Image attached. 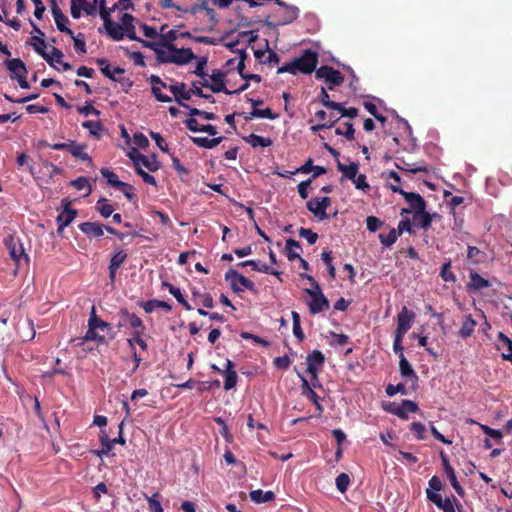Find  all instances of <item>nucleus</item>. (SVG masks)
Segmentation results:
<instances>
[{"label":"nucleus","instance_id":"nucleus-13","mask_svg":"<svg viewBox=\"0 0 512 512\" xmlns=\"http://www.w3.org/2000/svg\"><path fill=\"white\" fill-rule=\"evenodd\" d=\"M283 8L284 13L282 19L277 23V25H287L292 23L294 20H296L299 16V9L298 7L294 5H288L285 2H283V5H279ZM264 24L267 27L274 28L276 27V24L269 21V16L264 21Z\"/></svg>","mask_w":512,"mask_h":512},{"label":"nucleus","instance_id":"nucleus-20","mask_svg":"<svg viewBox=\"0 0 512 512\" xmlns=\"http://www.w3.org/2000/svg\"><path fill=\"white\" fill-rule=\"evenodd\" d=\"M7 69L10 72L11 79H17L19 75L27 74V68L20 58H13L5 62Z\"/></svg>","mask_w":512,"mask_h":512},{"label":"nucleus","instance_id":"nucleus-50","mask_svg":"<svg viewBox=\"0 0 512 512\" xmlns=\"http://www.w3.org/2000/svg\"><path fill=\"white\" fill-rule=\"evenodd\" d=\"M125 70L120 67H115L113 70L110 69V64L101 68V73L112 81H117L116 74H123Z\"/></svg>","mask_w":512,"mask_h":512},{"label":"nucleus","instance_id":"nucleus-22","mask_svg":"<svg viewBox=\"0 0 512 512\" xmlns=\"http://www.w3.org/2000/svg\"><path fill=\"white\" fill-rule=\"evenodd\" d=\"M399 371L401 376L411 382L412 385H414L419 379L405 356H402L401 359H399Z\"/></svg>","mask_w":512,"mask_h":512},{"label":"nucleus","instance_id":"nucleus-11","mask_svg":"<svg viewBox=\"0 0 512 512\" xmlns=\"http://www.w3.org/2000/svg\"><path fill=\"white\" fill-rule=\"evenodd\" d=\"M127 256H128L127 253L120 247H117L114 249V251L111 255V258H110L109 266H108L109 280H110L111 284H114L115 279H116L117 270L126 261Z\"/></svg>","mask_w":512,"mask_h":512},{"label":"nucleus","instance_id":"nucleus-41","mask_svg":"<svg viewBox=\"0 0 512 512\" xmlns=\"http://www.w3.org/2000/svg\"><path fill=\"white\" fill-rule=\"evenodd\" d=\"M475 326L476 322L473 320L471 315L466 316L459 331L460 336L462 338L470 336L473 333Z\"/></svg>","mask_w":512,"mask_h":512},{"label":"nucleus","instance_id":"nucleus-49","mask_svg":"<svg viewBox=\"0 0 512 512\" xmlns=\"http://www.w3.org/2000/svg\"><path fill=\"white\" fill-rule=\"evenodd\" d=\"M298 234L301 238H304L306 239V241L310 244V245H313L316 243V241L318 240V234L313 232L311 229L309 228H304V227H301L299 230H298Z\"/></svg>","mask_w":512,"mask_h":512},{"label":"nucleus","instance_id":"nucleus-51","mask_svg":"<svg viewBox=\"0 0 512 512\" xmlns=\"http://www.w3.org/2000/svg\"><path fill=\"white\" fill-rule=\"evenodd\" d=\"M130 327L133 329L132 333L139 332V335H143L146 329L142 319L137 315L130 316Z\"/></svg>","mask_w":512,"mask_h":512},{"label":"nucleus","instance_id":"nucleus-21","mask_svg":"<svg viewBox=\"0 0 512 512\" xmlns=\"http://www.w3.org/2000/svg\"><path fill=\"white\" fill-rule=\"evenodd\" d=\"M234 367V363L230 359H227L225 363V372L223 373L225 375L224 389L226 391L231 390L237 384L238 376Z\"/></svg>","mask_w":512,"mask_h":512},{"label":"nucleus","instance_id":"nucleus-1","mask_svg":"<svg viewBox=\"0 0 512 512\" xmlns=\"http://www.w3.org/2000/svg\"><path fill=\"white\" fill-rule=\"evenodd\" d=\"M317 64L318 54L311 49H306L300 57H295L289 63L279 67L277 73H290L292 75L302 73L308 75L316 71Z\"/></svg>","mask_w":512,"mask_h":512},{"label":"nucleus","instance_id":"nucleus-60","mask_svg":"<svg viewBox=\"0 0 512 512\" xmlns=\"http://www.w3.org/2000/svg\"><path fill=\"white\" fill-rule=\"evenodd\" d=\"M397 393L406 394V388L403 383H398L397 385L388 384L386 387V394L389 397L396 395Z\"/></svg>","mask_w":512,"mask_h":512},{"label":"nucleus","instance_id":"nucleus-54","mask_svg":"<svg viewBox=\"0 0 512 512\" xmlns=\"http://www.w3.org/2000/svg\"><path fill=\"white\" fill-rule=\"evenodd\" d=\"M306 397L315 405L317 415H321L324 411V408L319 401V396L317 393L313 389H309V391L306 392Z\"/></svg>","mask_w":512,"mask_h":512},{"label":"nucleus","instance_id":"nucleus-25","mask_svg":"<svg viewBox=\"0 0 512 512\" xmlns=\"http://www.w3.org/2000/svg\"><path fill=\"white\" fill-rule=\"evenodd\" d=\"M190 139L193 142V144H195L198 147L205 149H213L224 140V137L220 136L212 139H209L208 137H190Z\"/></svg>","mask_w":512,"mask_h":512},{"label":"nucleus","instance_id":"nucleus-15","mask_svg":"<svg viewBox=\"0 0 512 512\" xmlns=\"http://www.w3.org/2000/svg\"><path fill=\"white\" fill-rule=\"evenodd\" d=\"M67 148L64 151L69 152L73 157L92 164V158L85 152L87 146L85 144H79L74 140L67 141Z\"/></svg>","mask_w":512,"mask_h":512},{"label":"nucleus","instance_id":"nucleus-12","mask_svg":"<svg viewBox=\"0 0 512 512\" xmlns=\"http://www.w3.org/2000/svg\"><path fill=\"white\" fill-rule=\"evenodd\" d=\"M415 319V313L408 310L406 306H403L401 311L397 315V327L395 333L405 335L411 328L412 323Z\"/></svg>","mask_w":512,"mask_h":512},{"label":"nucleus","instance_id":"nucleus-4","mask_svg":"<svg viewBox=\"0 0 512 512\" xmlns=\"http://www.w3.org/2000/svg\"><path fill=\"white\" fill-rule=\"evenodd\" d=\"M443 489L442 481L439 477L433 476L428 482V488L426 489L427 499L435 504L443 512H448V498H442L439 492Z\"/></svg>","mask_w":512,"mask_h":512},{"label":"nucleus","instance_id":"nucleus-35","mask_svg":"<svg viewBox=\"0 0 512 512\" xmlns=\"http://www.w3.org/2000/svg\"><path fill=\"white\" fill-rule=\"evenodd\" d=\"M34 42L32 43L33 49L36 53H38L40 56H42L48 64H51L52 57L49 56L48 53L45 52L46 43L44 38L42 37H32Z\"/></svg>","mask_w":512,"mask_h":512},{"label":"nucleus","instance_id":"nucleus-61","mask_svg":"<svg viewBox=\"0 0 512 512\" xmlns=\"http://www.w3.org/2000/svg\"><path fill=\"white\" fill-rule=\"evenodd\" d=\"M403 337L404 335H401L400 333H395L394 336L393 351L399 355V359H401V357L404 356V348L402 346Z\"/></svg>","mask_w":512,"mask_h":512},{"label":"nucleus","instance_id":"nucleus-26","mask_svg":"<svg viewBox=\"0 0 512 512\" xmlns=\"http://www.w3.org/2000/svg\"><path fill=\"white\" fill-rule=\"evenodd\" d=\"M238 266H241V267L250 266V267H252L253 270L258 271V272H262L265 274H272V275H276V276L280 275V272L273 270L271 267H269L266 264H260L259 262L255 261V260L242 261V262L238 263Z\"/></svg>","mask_w":512,"mask_h":512},{"label":"nucleus","instance_id":"nucleus-27","mask_svg":"<svg viewBox=\"0 0 512 512\" xmlns=\"http://www.w3.org/2000/svg\"><path fill=\"white\" fill-rule=\"evenodd\" d=\"M249 497L251 501L254 503L260 504V503H266L274 500L275 494L272 491H266L263 492L261 489L252 490L249 493Z\"/></svg>","mask_w":512,"mask_h":512},{"label":"nucleus","instance_id":"nucleus-45","mask_svg":"<svg viewBox=\"0 0 512 512\" xmlns=\"http://www.w3.org/2000/svg\"><path fill=\"white\" fill-rule=\"evenodd\" d=\"M335 133L337 135L344 136L349 141H352L355 138V129L353 127V124L350 122H345L343 128H336Z\"/></svg>","mask_w":512,"mask_h":512},{"label":"nucleus","instance_id":"nucleus-59","mask_svg":"<svg viewBox=\"0 0 512 512\" xmlns=\"http://www.w3.org/2000/svg\"><path fill=\"white\" fill-rule=\"evenodd\" d=\"M207 65V57H201L197 64H196V67L193 71V73L197 76H199L200 78H205L208 76V74L205 72V67Z\"/></svg>","mask_w":512,"mask_h":512},{"label":"nucleus","instance_id":"nucleus-18","mask_svg":"<svg viewBox=\"0 0 512 512\" xmlns=\"http://www.w3.org/2000/svg\"><path fill=\"white\" fill-rule=\"evenodd\" d=\"M293 248H297L299 250H301V245H300V242L294 240V239H288L286 241V251H287V258L289 261H294L295 259H298L300 261V265L301 267L305 270V271H308L310 269V265L309 263L301 258L300 254L298 252H293Z\"/></svg>","mask_w":512,"mask_h":512},{"label":"nucleus","instance_id":"nucleus-42","mask_svg":"<svg viewBox=\"0 0 512 512\" xmlns=\"http://www.w3.org/2000/svg\"><path fill=\"white\" fill-rule=\"evenodd\" d=\"M82 127L89 130V133L95 136L97 139L101 137V131L103 130V124L100 121H84Z\"/></svg>","mask_w":512,"mask_h":512},{"label":"nucleus","instance_id":"nucleus-14","mask_svg":"<svg viewBox=\"0 0 512 512\" xmlns=\"http://www.w3.org/2000/svg\"><path fill=\"white\" fill-rule=\"evenodd\" d=\"M51 12L54 17L56 26L59 31L68 34L70 37H73V31L66 26L69 22L68 18L64 15L58 4L55 0H52L51 4Z\"/></svg>","mask_w":512,"mask_h":512},{"label":"nucleus","instance_id":"nucleus-37","mask_svg":"<svg viewBox=\"0 0 512 512\" xmlns=\"http://www.w3.org/2000/svg\"><path fill=\"white\" fill-rule=\"evenodd\" d=\"M95 209L100 213V215L104 218H108L114 212V208L111 204L108 203L106 198H100L95 205Z\"/></svg>","mask_w":512,"mask_h":512},{"label":"nucleus","instance_id":"nucleus-2","mask_svg":"<svg viewBox=\"0 0 512 512\" xmlns=\"http://www.w3.org/2000/svg\"><path fill=\"white\" fill-rule=\"evenodd\" d=\"M300 276L302 278H306L311 285V289H305V293L311 297V300L307 302L309 312L312 315H315L329 309V300L323 294L321 287L315 278L309 274H300Z\"/></svg>","mask_w":512,"mask_h":512},{"label":"nucleus","instance_id":"nucleus-64","mask_svg":"<svg viewBox=\"0 0 512 512\" xmlns=\"http://www.w3.org/2000/svg\"><path fill=\"white\" fill-rule=\"evenodd\" d=\"M352 181L357 189H360L363 191L370 189V185L367 183L366 175H364V174H359V175L357 174V176Z\"/></svg>","mask_w":512,"mask_h":512},{"label":"nucleus","instance_id":"nucleus-5","mask_svg":"<svg viewBox=\"0 0 512 512\" xmlns=\"http://www.w3.org/2000/svg\"><path fill=\"white\" fill-rule=\"evenodd\" d=\"M315 77L317 79H324L328 84L327 88L329 90H333L335 87L342 85L344 82V76L341 74V72L328 65H323L316 69Z\"/></svg>","mask_w":512,"mask_h":512},{"label":"nucleus","instance_id":"nucleus-40","mask_svg":"<svg viewBox=\"0 0 512 512\" xmlns=\"http://www.w3.org/2000/svg\"><path fill=\"white\" fill-rule=\"evenodd\" d=\"M252 118H265V119H275L276 115L270 108L265 109H257L254 108L248 116H245L246 120H251Z\"/></svg>","mask_w":512,"mask_h":512},{"label":"nucleus","instance_id":"nucleus-44","mask_svg":"<svg viewBox=\"0 0 512 512\" xmlns=\"http://www.w3.org/2000/svg\"><path fill=\"white\" fill-rule=\"evenodd\" d=\"M399 409L403 412V416H399V418L408 419V414L415 413L418 410V405L412 400H403L399 404Z\"/></svg>","mask_w":512,"mask_h":512},{"label":"nucleus","instance_id":"nucleus-55","mask_svg":"<svg viewBox=\"0 0 512 512\" xmlns=\"http://www.w3.org/2000/svg\"><path fill=\"white\" fill-rule=\"evenodd\" d=\"M150 137L155 141L157 147L162 151L167 153L169 148L168 144L166 143L165 139L158 133L150 131Z\"/></svg>","mask_w":512,"mask_h":512},{"label":"nucleus","instance_id":"nucleus-28","mask_svg":"<svg viewBox=\"0 0 512 512\" xmlns=\"http://www.w3.org/2000/svg\"><path fill=\"white\" fill-rule=\"evenodd\" d=\"M104 27L108 36L114 41H120L124 39L125 33L123 27L120 26L118 23L112 21L107 25H104Z\"/></svg>","mask_w":512,"mask_h":512},{"label":"nucleus","instance_id":"nucleus-53","mask_svg":"<svg viewBox=\"0 0 512 512\" xmlns=\"http://www.w3.org/2000/svg\"><path fill=\"white\" fill-rule=\"evenodd\" d=\"M320 102L323 106L327 108H338L339 103L335 101H331L329 94L325 87H321V93H320Z\"/></svg>","mask_w":512,"mask_h":512},{"label":"nucleus","instance_id":"nucleus-9","mask_svg":"<svg viewBox=\"0 0 512 512\" xmlns=\"http://www.w3.org/2000/svg\"><path fill=\"white\" fill-rule=\"evenodd\" d=\"M325 361V357L323 353L319 350H314L308 354L306 358L307 363V373L310 374L312 381L315 380L318 382L317 374L321 367L323 366Z\"/></svg>","mask_w":512,"mask_h":512},{"label":"nucleus","instance_id":"nucleus-34","mask_svg":"<svg viewBox=\"0 0 512 512\" xmlns=\"http://www.w3.org/2000/svg\"><path fill=\"white\" fill-rule=\"evenodd\" d=\"M89 324H92V326L96 329V330H101V331H104V330H111V327H110V324L102 319H100L97 314H96V309L94 306H92L91 308V313H90V317H89Z\"/></svg>","mask_w":512,"mask_h":512},{"label":"nucleus","instance_id":"nucleus-29","mask_svg":"<svg viewBox=\"0 0 512 512\" xmlns=\"http://www.w3.org/2000/svg\"><path fill=\"white\" fill-rule=\"evenodd\" d=\"M142 307L146 313H152L157 308H162L166 312H170L172 310L171 304H169L166 301L157 300V299H153V300L144 302L142 304Z\"/></svg>","mask_w":512,"mask_h":512},{"label":"nucleus","instance_id":"nucleus-23","mask_svg":"<svg viewBox=\"0 0 512 512\" xmlns=\"http://www.w3.org/2000/svg\"><path fill=\"white\" fill-rule=\"evenodd\" d=\"M113 338L114 334H111L109 339H107L104 335L99 334L92 324L88 323V330L85 336L81 339L79 345H82L85 341H95L98 344H108L109 340H112Z\"/></svg>","mask_w":512,"mask_h":512},{"label":"nucleus","instance_id":"nucleus-46","mask_svg":"<svg viewBox=\"0 0 512 512\" xmlns=\"http://www.w3.org/2000/svg\"><path fill=\"white\" fill-rule=\"evenodd\" d=\"M101 175L107 180L108 185L117 188L122 181L118 179V176L108 168H101Z\"/></svg>","mask_w":512,"mask_h":512},{"label":"nucleus","instance_id":"nucleus-32","mask_svg":"<svg viewBox=\"0 0 512 512\" xmlns=\"http://www.w3.org/2000/svg\"><path fill=\"white\" fill-rule=\"evenodd\" d=\"M244 140L250 144L253 148L256 147H269L272 145V140L270 138H266L257 134H250L245 137Z\"/></svg>","mask_w":512,"mask_h":512},{"label":"nucleus","instance_id":"nucleus-33","mask_svg":"<svg viewBox=\"0 0 512 512\" xmlns=\"http://www.w3.org/2000/svg\"><path fill=\"white\" fill-rule=\"evenodd\" d=\"M129 156L134 162L136 173L142 178L143 182L152 186H157L155 177L150 175L140 167L138 161L134 159V155L132 152L129 153Z\"/></svg>","mask_w":512,"mask_h":512},{"label":"nucleus","instance_id":"nucleus-52","mask_svg":"<svg viewBox=\"0 0 512 512\" xmlns=\"http://www.w3.org/2000/svg\"><path fill=\"white\" fill-rule=\"evenodd\" d=\"M170 293L176 298V300L188 311L192 310L191 305L184 298L181 290L178 287H170Z\"/></svg>","mask_w":512,"mask_h":512},{"label":"nucleus","instance_id":"nucleus-6","mask_svg":"<svg viewBox=\"0 0 512 512\" xmlns=\"http://www.w3.org/2000/svg\"><path fill=\"white\" fill-rule=\"evenodd\" d=\"M225 280L230 282L231 288L234 292H242L243 288L249 291L255 290V284L244 275L240 274L233 268H230L225 273Z\"/></svg>","mask_w":512,"mask_h":512},{"label":"nucleus","instance_id":"nucleus-16","mask_svg":"<svg viewBox=\"0 0 512 512\" xmlns=\"http://www.w3.org/2000/svg\"><path fill=\"white\" fill-rule=\"evenodd\" d=\"M209 77L212 81V84H211V86H209V89L213 93L223 92L228 95L232 94V91L228 90L225 85V82H224L225 73L224 72H222L219 69H214L212 71V74Z\"/></svg>","mask_w":512,"mask_h":512},{"label":"nucleus","instance_id":"nucleus-7","mask_svg":"<svg viewBox=\"0 0 512 512\" xmlns=\"http://www.w3.org/2000/svg\"><path fill=\"white\" fill-rule=\"evenodd\" d=\"M390 189L393 192L401 194L415 214L424 213V210H426V202L420 194L414 192H406L398 185H391Z\"/></svg>","mask_w":512,"mask_h":512},{"label":"nucleus","instance_id":"nucleus-58","mask_svg":"<svg viewBox=\"0 0 512 512\" xmlns=\"http://www.w3.org/2000/svg\"><path fill=\"white\" fill-rule=\"evenodd\" d=\"M471 281L473 287L476 289H484L490 286L489 281L478 274H471Z\"/></svg>","mask_w":512,"mask_h":512},{"label":"nucleus","instance_id":"nucleus-3","mask_svg":"<svg viewBox=\"0 0 512 512\" xmlns=\"http://www.w3.org/2000/svg\"><path fill=\"white\" fill-rule=\"evenodd\" d=\"M4 245L7 248L11 259L15 262L18 268L24 261L26 264L29 263L30 258L25 253L23 243L18 237L14 235H8L4 238Z\"/></svg>","mask_w":512,"mask_h":512},{"label":"nucleus","instance_id":"nucleus-47","mask_svg":"<svg viewBox=\"0 0 512 512\" xmlns=\"http://www.w3.org/2000/svg\"><path fill=\"white\" fill-rule=\"evenodd\" d=\"M398 236H399V233H397V230L391 229L390 232L388 233V235H386V236L383 234H380L379 239L383 246L390 247L397 241Z\"/></svg>","mask_w":512,"mask_h":512},{"label":"nucleus","instance_id":"nucleus-38","mask_svg":"<svg viewBox=\"0 0 512 512\" xmlns=\"http://www.w3.org/2000/svg\"><path fill=\"white\" fill-rule=\"evenodd\" d=\"M145 498L150 512H164L160 501L161 495L158 492L154 493L152 496L145 495Z\"/></svg>","mask_w":512,"mask_h":512},{"label":"nucleus","instance_id":"nucleus-10","mask_svg":"<svg viewBox=\"0 0 512 512\" xmlns=\"http://www.w3.org/2000/svg\"><path fill=\"white\" fill-rule=\"evenodd\" d=\"M471 203L472 197L466 191H462L461 195H455L450 197V209L453 210L455 227L458 228L459 230L462 229L464 219L457 216V212L455 211V209L460 205H464V207H466Z\"/></svg>","mask_w":512,"mask_h":512},{"label":"nucleus","instance_id":"nucleus-57","mask_svg":"<svg viewBox=\"0 0 512 512\" xmlns=\"http://www.w3.org/2000/svg\"><path fill=\"white\" fill-rule=\"evenodd\" d=\"M71 185L74 188H76L77 190H84L85 188H88V193L87 194H89L91 192L90 183H89L88 179L86 177H84V176H80L77 179L72 180L71 181Z\"/></svg>","mask_w":512,"mask_h":512},{"label":"nucleus","instance_id":"nucleus-43","mask_svg":"<svg viewBox=\"0 0 512 512\" xmlns=\"http://www.w3.org/2000/svg\"><path fill=\"white\" fill-rule=\"evenodd\" d=\"M291 314L293 321V334L301 342L304 340L305 334L301 328L300 315L296 311H292Z\"/></svg>","mask_w":512,"mask_h":512},{"label":"nucleus","instance_id":"nucleus-31","mask_svg":"<svg viewBox=\"0 0 512 512\" xmlns=\"http://www.w3.org/2000/svg\"><path fill=\"white\" fill-rule=\"evenodd\" d=\"M337 169L342 173L343 177L350 180H354V178L358 174L359 164L353 162L350 165H344L340 161H338Z\"/></svg>","mask_w":512,"mask_h":512},{"label":"nucleus","instance_id":"nucleus-8","mask_svg":"<svg viewBox=\"0 0 512 512\" xmlns=\"http://www.w3.org/2000/svg\"><path fill=\"white\" fill-rule=\"evenodd\" d=\"M161 45L165 46L168 52H171L170 63L185 65L196 58L190 48H177L172 43H161Z\"/></svg>","mask_w":512,"mask_h":512},{"label":"nucleus","instance_id":"nucleus-48","mask_svg":"<svg viewBox=\"0 0 512 512\" xmlns=\"http://www.w3.org/2000/svg\"><path fill=\"white\" fill-rule=\"evenodd\" d=\"M336 487L341 493H345L350 484V477L347 473H341L336 477Z\"/></svg>","mask_w":512,"mask_h":512},{"label":"nucleus","instance_id":"nucleus-36","mask_svg":"<svg viewBox=\"0 0 512 512\" xmlns=\"http://www.w3.org/2000/svg\"><path fill=\"white\" fill-rule=\"evenodd\" d=\"M133 152L137 154V156H134V159L138 161L139 165L142 164L151 172H155L159 169L160 166L156 160H149L147 156L139 154L136 149H133Z\"/></svg>","mask_w":512,"mask_h":512},{"label":"nucleus","instance_id":"nucleus-24","mask_svg":"<svg viewBox=\"0 0 512 512\" xmlns=\"http://www.w3.org/2000/svg\"><path fill=\"white\" fill-rule=\"evenodd\" d=\"M168 88L174 95L175 100L177 101V103L179 105H180V103H183L182 102L183 100L184 101L190 100V94H189L188 90H186L185 83H183V82L176 83L174 85H170Z\"/></svg>","mask_w":512,"mask_h":512},{"label":"nucleus","instance_id":"nucleus-30","mask_svg":"<svg viewBox=\"0 0 512 512\" xmlns=\"http://www.w3.org/2000/svg\"><path fill=\"white\" fill-rule=\"evenodd\" d=\"M306 208L318 219L325 220L328 218L327 213L322 209L319 204L318 198H312L306 203Z\"/></svg>","mask_w":512,"mask_h":512},{"label":"nucleus","instance_id":"nucleus-19","mask_svg":"<svg viewBox=\"0 0 512 512\" xmlns=\"http://www.w3.org/2000/svg\"><path fill=\"white\" fill-rule=\"evenodd\" d=\"M105 225L100 224L98 222H83L79 225V229L81 232H83L86 236L91 238H99L103 236Z\"/></svg>","mask_w":512,"mask_h":512},{"label":"nucleus","instance_id":"nucleus-62","mask_svg":"<svg viewBox=\"0 0 512 512\" xmlns=\"http://www.w3.org/2000/svg\"><path fill=\"white\" fill-rule=\"evenodd\" d=\"M367 229L370 232H376L382 225L383 221L375 216H368L366 219Z\"/></svg>","mask_w":512,"mask_h":512},{"label":"nucleus","instance_id":"nucleus-63","mask_svg":"<svg viewBox=\"0 0 512 512\" xmlns=\"http://www.w3.org/2000/svg\"><path fill=\"white\" fill-rule=\"evenodd\" d=\"M411 431L416 435L418 439L425 438L426 428L421 422H413L410 425Z\"/></svg>","mask_w":512,"mask_h":512},{"label":"nucleus","instance_id":"nucleus-17","mask_svg":"<svg viewBox=\"0 0 512 512\" xmlns=\"http://www.w3.org/2000/svg\"><path fill=\"white\" fill-rule=\"evenodd\" d=\"M77 210L70 207V203L66 202L63 211L57 216L58 229L57 232L60 234L65 227H67L76 217Z\"/></svg>","mask_w":512,"mask_h":512},{"label":"nucleus","instance_id":"nucleus-39","mask_svg":"<svg viewBox=\"0 0 512 512\" xmlns=\"http://www.w3.org/2000/svg\"><path fill=\"white\" fill-rule=\"evenodd\" d=\"M321 259L325 263L328 274L331 280H335L336 278V269L335 266L332 263V251L331 250H324L321 254Z\"/></svg>","mask_w":512,"mask_h":512},{"label":"nucleus","instance_id":"nucleus-56","mask_svg":"<svg viewBox=\"0 0 512 512\" xmlns=\"http://www.w3.org/2000/svg\"><path fill=\"white\" fill-rule=\"evenodd\" d=\"M120 321L117 324L118 328L130 326V316H136L135 313L129 312L126 308H122L119 311Z\"/></svg>","mask_w":512,"mask_h":512}]
</instances>
